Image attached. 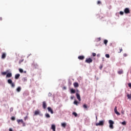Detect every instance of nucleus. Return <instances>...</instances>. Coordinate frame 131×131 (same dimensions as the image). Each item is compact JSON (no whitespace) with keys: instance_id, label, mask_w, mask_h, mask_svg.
I'll return each mask as SVG.
<instances>
[{"instance_id":"obj_1","label":"nucleus","mask_w":131,"mask_h":131,"mask_svg":"<svg viewBox=\"0 0 131 131\" xmlns=\"http://www.w3.org/2000/svg\"><path fill=\"white\" fill-rule=\"evenodd\" d=\"M104 123H105V120H102L101 121H99L98 123H96L95 125L96 126H103V125H104Z\"/></svg>"},{"instance_id":"obj_2","label":"nucleus","mask_w":131,"mask_h":131,"mask_svg":"<svg viewBox=\"0 0 131 131\" xmlns=\"http://www.w3.org/2000/svg\"><path fill=\"white\" fill-rule=\"evenodd\" d=\"M8 83L10 84L12 88H14L15 86V83L13 82V81L11 80V79H9L8 80Z\"/></svg>"},{"instance_id":"obj_3","label":"nucleus","mask_w":131,"mask_h":131,"mask_svg":"<svg viewBox=\"0 0 131 131\" xmlns=\"http://www.w3.org/2000/svg\"><path fill=\"white\" fill-rule=\"evenodd\" d=\"M85 63H88V64H91L93 62V59L91 58H86L85 61Z\"/></svg>"},{"instance_id":"obj_4","label":"nucleus","mask_w":131,"mask_h":131,"mask_svg":"<svg viewBox=\"0 0 131 131\" xmlns=\"http://www.w3.org/2000/svg\"><path fill=\"white\" fill-rule=\"evenodd\" d=\"M76 96L77 97V99L78 100V101H79V102H80V101H81V98H80V95H79V94L78 93H76Z\"/></svg>"},{"instance_id":"obj_5","label":"nucleus","mask_w":131,"mask_h":131,"mask_svg":"<svg viewBox=\"0 0 131 131\" xmlns=\"http://www.w3.org/2000/svg\"><path fill=\"white\" fill-rule=\"evenodd\" d=\"M48 110L49 112H50L51 113V114H54V111H53V109H52L51 107H48Z\"/></svg>"},{"instance_id":"obj_6","label":"nucleus","mask_w":131,"mask_h":131,"mask_svg":"<svg viewBox=\"0 0 131 131\" xmlns=\"http://www.w3.org/2000/svg\"><path fill=\"white\" fill-rule=\"evenodd\" d=\"M114 111L117 115H120V113L117 111V106L115 107Z\"/></svg>"},{"instance_id":"obj_7","label":"nucleus","mask_w":131,"mask_h":131,"mask_svg":"<svg viewBox=\"0 0 131 131\" xmlns=\"http://www.w3.org/2000/svg\"><path fill=\"white\" fill-rule=\"evenodd\" d=\"M124 12L125 14H129L130 11H129V9L128 8H125L124 10Z\"/></svg>"},{"instance_id":"obj_8","label":"nucleus","mask_w":131,"mask_h":131,"mask_svg":"<svg viewBox=\"0 0 131 131\" xmlns=\"http://www.w3.org/2000/svg\"><path fill=\"white\" fill-rule=\"evenodd\" d=\"M42 107L43 109H46L47 108V102L46 101H43L42 102Z\"/></svg>"},{"instance_id":"obj_9","label":"nucleus","mask_w":131,"mask_h":131,"mask_svg":"<svg viewBox=\"0 0 131 131\" xmlns=\"http://www.w3.org/2000/svg\"><path fill=\"white\" fill-rule=\"evenodd\" d=\"M32 66H33V67H35V68H38V64L35 62H33L32 63Z\"/></svg>"},{"instance_id":"obj_10","label":"nucleus","mask_w":131,"mask_h":131,"mask_svg":"<svg viewBox=\"0 0 131 131\" xmlns=\"http://www.w3.org/2000/svg\"><path fill=\"white\" fill-rule=\"evenodd\" d=\"M17 122L18 123V124H20V123H24V122L23 121V120H22V119L17 120Z\"/></svg>"},{"instance_id":"obj_11","label":"nucleus","mask_w":131,"mask_h":131,"mask_svg":"<svg viewBox=\"0 0 131 131\" xmlns=\"http://www.w3.org/2000/svg\"><path fill=\"white\" fill-rule=\"evenodd\" d=\"M39 113H40L39 110H37L35 111L34 115H35V116L38 115H39Z\"/></svg>"},{"instance_id":"obj_12","label":"nucleus","mask_w":131,"mask_h":131,"mask_svg":"<svg viewBox=\"0 0 131 131\" xmlns=\"http://www.w3.org/2000/svg\"><path fill=\"white\" fill-rule=\"evenodd\" d=\"M74 86L75 88H78L79 86V84L77 82L74 83Z\"/></svg>"},{"instance_id":"obj_13","label":"nucleus","mask_w":131,"mask_h":131,"mask_svg":"<svg viewBox=\"0 0 131 131\" xmlns=\"http://www.w3.org/2000/svg\"><path fill=\"white\" fill-rule=\"evenodd\" d=\"M78 59H79V60H83L84 59V56L83 55L79 56H78Z\"/></svg>"},{"instance_id":"obj_14","label":"nucleus","mask_w":131,"mask_h":131,"mask_svg":"<svg viewBox=\"0 0 131 131\" xmlns=\"http://www.w3.org/2000/svg\"><path fill=\"white\" fill-rule=\"evenodd\" d=\"M19 77H20V74H17L15 76V79H18Z\"/></svg>"},{"instance_id":"obj_15","label":"nucleus","mask_w":131,"mask_h":131,"mask_svg":"<svg viewBox=\"0 0 131 131\" xmlns=\"http://www.w3.org/2000/svg\"><path fill=\"white\" fill-rule=\"evenodd\" d=\"M51 129H53V130H56V125L55 124H52L51 125Z\"/></svg>"},{"instance_id":"obj_16","label":"nucleus","mask_w":131,"mask_h":131,"mask_svg":"<svg viewBox=\"0 0 131 131\" xmlns=\"http://www.w3.org/2000/svg\"><path fill=\"white\" fill-rule=\"evenodd\" d=\"M6 77H12V73H8L6 75Z\"/></svg>"},{"instance_id":"obj_17","label":"nucleus","mask_w":131,"mask_h":131,"mask_svg":"<svg viewBox=\"0 0 131 131\" xmlns=\"http://www.w3.org/2000/svg\"><path fill=\"white\" fill-rule=\"evenodd\" d=\"M67 125V124H66V123H61V126L62 127H66V126Z\"/></svg>"},{"instance_id":"obj_18","label":"nucleus","mask_w":131,"mask_h":131,"mask_svg":"<svg viewBox=\"0 0 131 131\" xmlns=\"http://www.w3.org/2000/svg\"><path fill=\"white\" fill-rule=\"evenodd\" d=\"M6 56H7V55L6 54V53H3L2 58V59H5Z\"/></svg>"},{"instance_id":"obj_19","label":"nucleus","mask_w":131,"mask_h":131,"mask_svg":"<svg viewBox=\"0 0 131 131\" xmlns=\"http://www.w3.org/2000/svg\"><path fill=\"white\" fill-rule=\"evenodd\" d=\"M71 94H75V90L73 89H71Z\"/></svg>"},{"instance_id":"obj_20","label":"nucleus","mask_w":131,"mask_h":131,"mask_svg":"<svg viewBox=\"0 0 131 131\" xmlns=\"http://www.w3.org/2000/svg\"><path fill=\"white\" fill-rule=\"evenodd\" d=\"M83 108H84V109H86V110H88V105L86 104H84L83 105Z\"/></svg>"},{"instance_id":"obj_21","label":"nucleus","mask_w":131,"mask_h":131,"mask_svg":"<svg viewBox=\"0 0 131 131\" xmlns=\"http://www.w3.org/2000/svg\"><path fill=\"white\" fill-rule=\"evenodd\" d=\"M74 104L75 105H76V106H78V104H79V102H78L77 100H75L74 101Z\"/></svg>"},{"instance_id":"obj_22","label":"nucleus","mask_w":131,"mask_h":131,"mask_svg":"<svg viewBox=\"0 0 131 131\" xmlns=\"http://www.w3.org/2000/svg\"><path fill=\"white\" fill-rule=\"evenodd\" d=\"M118 74H122V73H123V71L122 70L118 71Z\"/></svg>"},{"instance_id":"obj_23","label":"nucleus","mask_w":131,"mask_h":131,"mask_svg":"<svg viewBox=\"0 0 131 131\" xmlns=\"http://www.w3.org/2000/svg\"><path fill=\"white\" fill-rule=\"evenodd\" d=\"M17 92H18V93L21 92V87L19 86L16 89Z\"/></svg>"},{"instance_id":"obj_24","label":"nucleus","mask_w":131,"mask_h":131,"mask_svg":"<svg viewBox=\"0 0 131 131\" xmlns=\"http://www.w3.org/2000/svg\"><path fill=\"white\" fill-rule=\"evenodd\" d=\"M104 45H105V46H107V43H108V40L105 39V40H104Z\"/></svg>"},{"instance_id":"obj_25","label":"nucleus","mask_w":131,"mask_h":131,"mask_svg":"<svg viewBox=\"0 0 131 131\" xmlns=\"http://www.w3.org/2000/svg\"><path fill=\"white\" fill-rule=\"evenodd\" d=\"M109 124H114V122H113V121L110 120H109Z\"/></svg>"},{"instance_id":"obj_26","label":"nucleus","mask_w":131,"mask_h":131,"mask_svg":"<svg viewBox=\"0 0 131 131\" xmlns=\"http://www.w3.org/2000/svg\"><path fill=\"white\" fill-rule=\"evenodd\" d=\"M46 117H47V118H50V117H51V116H50V114L47 113L46 114Z\"/></svg>"},{"instance_id":"obj_27","label":"nucleus","mask_w":131,"mask_h":131,"mask_svg":"<svg viewBox=\"0 0 131 131\" xmlns=\"http://www.w3.org/2000/svg\"><path fill=\"white\" fill-rule=\"evenodd\" d=\"M121 124H122V125H126V122H125V121H124L121 123Z\"/></svg>"},{"instance_id":"obj_28","label":"nucleus","mask_w":131,"mask_h":131,"mask_svg":"<svg viewBox=\"0 0 131 131\" xmlns=\"http://www.w3.org/2000/svg\"><path fill=\"white\" fill-rule=\"evenodd\" d=\"M110 127L112 129H113V128H114V127H113V124H110Z\"/></svg>"},{"instance_id":"obj_29","label":"nucleus","mask_w":131,"mask_h":131,"mask_svg":"<svg viewBox=\"0 0 131 131\" xmlns=\"http://www.w3.org/2000/svg\"><path fill=\"white\" fill-rule=\"evenodd\" d=\"M73 115H74L75 117H77V113H76V112H73Z\"/></svg>"},{"instance_id":"obj_30","label":"nucleus","mask_w":131,"mask_h":131,"mask_svg":"<svg viewBox=\"0 0 131 131\" xmlns=\"http://www.w3.org/2000/svg\"><path fill=\"white\" fill-rule=\"evenodd\" d=\"M11 120H12L13 121H15L16 119V118L14 116H12L11 118Z\"/></svg>"},{"instance_id":"obj_31","label":"nucleus","mask_w":131,"mask_h":131,"mask_svg":"<svg viewBox=\"0 0 131 131\" xmlns=\"http://www.w3.org/2000/svg\"><path fill=\"white\" fill-rule=\"evenodd\" d=\"M7 72H3L2 73V75H6L7 74Z\"/></svg>"},{"instance_id":"obj_32","label":"nucleus","mask_w":131,"mask_h":131,"mask_svg":"<svg viewBox=\"0 0 131 131\" xmlns=\"http://www.w3.org/2000/svg\"><path fill=\"white\" fill-rule=\"evenodd\" d=\"M19 72H20V73H23V69H19Z\"/></svg>"},{"instance_id":"obj_33","label":"nucleus","mask_w":131,"mask_h":131,"mask_svg":"<svg viewBox=\"0 0 131 131\" xmlns=\"http://www.w3.org/2000/svg\"><path fill=\"white\" fill-rule=\"evenodd\" d=\"M23 61H24V59L20 60L19 61V64H21Z\"/></svg>"},{"instance_id":"obj_34","label":"nucleus","mask_w":131,"mask_h":131,"mask_svg":"<svg viewBox=\"0 0 131 131\" xmlns=\"http://www.w3.org/2000/svg\"><path fill=\"white\" fill-rule=\"evenodd\" d=\"M106 58H110V55L109 54H105Z\"/></svg>"},{"instance_id":"obj_35","label":"nucleus","mask_w":131,"mask_h":131,"mask_svg":"<svg viewBox=\"0 0 131 131\" xmlns=\"http://www.w3.org/2000/svg\"><path fill=\"white\" fill-rule=\"evenodd\" d=\"M96 53H92V56H93V57H96Z\"/></svg>"},{"instance_id":"obj_36","label":"nucleus","mask_w":131,"mask_h":131,"mask_svg":"<svg viewBox=\"0 0 131 131\" xmlns=\"http://www.w3.org/2000/svg\"><path fill=\"white\" fill-rule=\"evenodd\" d=\"M101 1L97 2V5H101Z\"/></svg>"},{"instance_id":"obj_37","label":"nucleus","mask_w":131,"mask_h":131,"mask_svg":"<svg viewBox=\"0 0 131 131\" xmlns=\"http://www.w3.org/2000/svg\"><path fill=\"white\" fill-rule=\"evenodd\" d=\"M120 15H123L124 13L122 11H120Z\"/></svg>"},{"instance_id":"obj_38","label":"nucleus","mask_w":131,"mask_h":131,"mask_svg":"<svg viewBox=\"0 0 131 131\" xmlns=\"http://www.w3.org/2000/svg\"><path fill=\"white\" fill-rule=\"evenodd\" d=\"M122 48H120V52H119V53H121V52H122Z\"/></svg>"},{"instance_id":"obj_39","label":"nucleus","mask_w":131,"mask_h":131,"mask_svg":"<svg viewBox=\"0 0 131 131\" xmlns=\"http://www.w3.org/2000/svg\"><path fill=\"white\" fill-rule=\"evenodd\" d=\"M123 56H124V57H126V56H127V54H126V53H124L123 54Z\"/></svg>"},{"instance_id":"obj_40","label":"nucleus","mask_w":131,"mask_h":131,"mask_svg":"<svg viewBox=\"0 0 131 131\" xmlns=\"http://www.w3.org/2000/svg\"><path fill=\"white\" fill-rule=\"evenodd\" d=\"M10 112H12V111H13V108H10Z\"/></svg>"},{"instance_id":"obj_41","label":"nucleus","mask_w":131,"mask_h":131,"mask_svg":"<svg viewBox=\"0 0 131 131\" xmlns=\"http://www.w3.org/2000/svg\"><path fill=\"white\" fill-rule=\"evenodd\" d=\"M27 118H28L27 116L25 117L24 120H27Z\"/></svg>"},{"instance_id":"obj_42","label":"nucleus","mask_w":131,"mask_h":131,"mask_svg":"<svg viewBox=\"0 0 131 131\" xmlns=\"http://www.w3.org/2000/svg\"><path fill=\"white\" fill-rule=\"evenodd\" d=\"M71 100H73V99H74V96H71Z\"/></svg>"},{"instance_id":"obj_43","label":"nucleus","mask_w":131,"mask_h":131,"mask_svg":"<svg viewBox=\"0 0 131 131\" xmlns=\"http://www.w3.org/2000/svg\"><path fill=\"white\" fill-rule=\"evenodd\" d=\"M97 39L98 41H100V40H101V38H98Z\"/></svg>"},{"instance_id":"obj_44","label":"nucleus","mask_w":131,"mask_h":131,"mask_svg":"<svg viewBox=\"0 0 131 131\" xmlns=\"http://www.w3.org/2000/svg\"><path fill=\"white\" fill-rule=\"evenodd\" d=\"M9 131H13V129L11 128H9Z\"/></svg>"},{"instance_id":"obj_45","label":"nucleus","mask_w":131,"mask_h":131,"mask_svg":"<svg viewBox=\"0 0 131 131\" xmlns=\"http://www.w3.org/2000/svg\"><path fill=\"white\" fill-rule=\"evenodd\" d=\"M3 20V17H0V20L2 21Z\"/></svg>"},{"instance_id":"obj_46","label":"nucleus","mask_w":131,"mask_h":131,"mask_svg":"<svg viewBox=\"0 0 131 131\" xmlns=\"http://www.w3.org/2000/svg\"><path fill=\"white\" fill-rule=\"evenodd\" d=\"M100 69H102V68H103V66H101L100 67Z\"/></svg>"},{"instance_id":"obj_47","label":"nucleus","mask_w":131,"mask_h":131,"mask_svg":"<svg viewBox=\"0 0 131 131\" xmlns=\"http://www.w3.org/2000/svg\"><path fill=\"white\" fill-rule=\"evenodd\" d=\"M97 57H100V54H97Z\"/></svg>"},{"instance_id":"obj_48","label":"nucleus","mask_w":131,"mask_h":131,"mask_svg":"<svg viewBox=\"0 0 131 131\" xmlns=\"http://www.w3.org/2000/svg\"><path fill=\"white\" fill-rule=\"evenodd\" d=\"M122 114H124L123 112H122Z\"/></svg>"},{"instance_id":"obj_49","label":"nucleus","mask_w":131,"mask_h":131,"mask_svg":"<svg viewBox=\"0 0 131 131\" xmlns=\"http://www.w3.org/2000/svg\"><path fill=\"white\" fill-rule=\"evenodd\" d=\"M98 119V118L96 117V119Z\"/></svg>"},{"instance_id":"obj_50","label":"nucleus","mask_w":131,"mask_h":131,"mask_svg":"<svg viewBox=\"0 0 131 131\" xmlns=\"http://www.w3.org/2000/svg\"><path fill=\"white\" fill-rule=\"evenodd\" d=\"M53 131H56V130H53Z\"/></svg>"}]
</instances>
